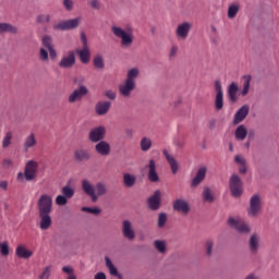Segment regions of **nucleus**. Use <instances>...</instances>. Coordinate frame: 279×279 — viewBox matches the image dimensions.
I'll list each match as a JSON object with an SVG mask.
<instances>
[{"mask_svg":"<svg viewBox=\"0 0 279 279\" xmlns=\"http://www.w3.org/2000/svg\"><path fill=\"white\" fill-rule=\"evenodd\" d=\"M39 213L40 230H49L51 228V213L53 210V198L49 194H41L37 201Z\"/></svg>","mask_w":279,"mask_h":279,"instance_id":"nucleus-1","label":"nucleus"},{"mask_svg":"<svg viewBox=\"0 0 279 279\" xmlns=\"http://www.w3.org/2000/svg\"><path fill=\"white\" fill-rule=\"evenodd\" d=\"M82 190L85 195H88V197H90L92 202H97L99 197L108 193V185H106V183L104 182H98L96 183V185H93L90 181L85 179L82 181Z\"/></svg>","mask_w":279,"mask_h":279,"instance_id":"nucleus-2","label":"nucleus"},{"mask_svg":"<svg viewBox=\"0 0 279 279\" xmlns=\"http://www.w3.org/2000/svg\"><path fill=\"white\" fill-rule=\"evenodd\" d=\"M111 32L116 38H120L121 47H123V49L132 47V44L134 43V29L132 26H128L125 29L120 26H112Z\"/></svg>","mask_w":279,"mask_h":279,"instance_id":"nucleus-3","label":"nucleus"},{"mask_svg":"<svg viewBox=\"0 0 279 279\" xmlns=\"http://www.w3.org/2000/svg\"><path fill=\"white\" fill-rule=\"evenodd\" d=\"M260 210H263V199L260 198V195L255 194L250 198V205L246 213L248 217H258Z\"/></svg>","mask_w":279,"mask_h":279,"instance_id":"nucleus-4","label":"nucleus"},{"mask_svg":"<svg viewBox=\"0 0 279 279\" xmlns=\"http://www.w3.org/2000/svg\"><path fill=\"white\" fill-rule=\"evenodd\" d=\"M230 192L233 197L243 195V181L239 174H232L229 180Z\"/></svg>","mask_w":279,"mask_h":279,"instance_id":"nucleus-5","label":"nucleus"},{"mask_svg":"<svg viewBox=\"0 0 279 279\" xmlns=\"http://www.w3.org/2000/svg\"><path fill=\"white\" fill-rule=\"evenodd\" d=\"M24 175L26 182H32L38 177V161L28 160L24 168Z\"/></svg>","mask_w":279,"mask_h":279,"instance_id":"nucleus-6","label":"nucleus"},{"mask_svg":"<svg viewBox=\"0 0 279 279\" xmlns=\"http://www.w3.org/2000/svg\"><path fill=\"white\" fill-rule=\"evenodd\" d=\"M81 21H82V19H80V17L61 21L53 26V29H56L58 32H69V29H77V27H80Z\"/></svg>","mask_w":279,"mask_h":279,"instance_id":"nucleus-7","label":"nucleus"},{"mask_svg":"<svg viewBox=\"0 0 279 279\" xmlns=\"http://www.w3.org/2000/svg\"><path fill=\"white\" fill-rule=\"evenodd\" d=\"M191 29H193V23L183 22L178 25L175 29V36L179 40H186L189 38V34H191Z\"/></svg>","mask_w":279,"mask_h":279,"instance_id":"nucleus-8","label":"nucleus"},{"mask_svg":"<svg viewBox=\"0 0 279 279\" xmlns=\"http://www.w3.org/2000/svg\"><path fill=\"white\" fill-rule=\"evenodd\" d=\"M88 95V88L84 85H81L80 88L74 89L68 97L69 104H75L77 101H82L84 97Z\"/></svg>","mask_w":279,"mask_h":279,"instance_id":"nucleus-9","label":"nucleus"},{"mask_svg":"<svg viewBox=\"0 0 279 279\" xmlns=\"http://www.w3.org/2000/svg\"><path fill=\"white\" fill-rule=\"evenodd\" d=\"M228 223H229V226H231V228H235V230L238 232H240L241 234H247L251 231L250 226L247 223H245V221H243V220H236L234 218H229Z\"/></svg>","mask_w":279,"mask_h":279,"instance_id":"nucleus-10","label":"nucleus"},{"mask_svg":"<svg viewBox=\"0 0 279 279\" xmlns=\"http://www.w3.org/2000/svg\"><path fill=\"white\" fill-rule=\"evenodd\" d=\"M206 173H208V168L206 166L198 168L195 177L191 181V187L197 189V186H199V184L206 180Z\"/></svg>","mask_w":279,"mask_h":279,"instance_id":"nucleus-11","label":"nucleus"},{"mask_svg":"<svg viewBox=\"0 0 279 279\" xmlns=\"http://www.w3.org/2000/svg\"><path fill=\"white\" fill-rule=\"evenodd\" d=\"M106 138V128L97 126L89 132V141L92 143H99Z\"/></svg>","mask_w":279,"mask_h":279,"instance_id":"nucleus-12","label":"nucleus"},{"mask_svg":"<svg viewBox=\"0 0 279 279\" xmlns=\"http://www.w3.org/2000/svg\"><path fill=\"white\" fill-rule=\"evenodd\" d=\"M162 193L157 190L155 191L154 195L148 197V207L150 210H159L160 209V204H162Z\"/></svg>","mask_w":279,"mask_h":279,"instance_id":"nucleus-13","label":"nucleus"},{"mask_svg":"<svg viewBox=\"0 0 279 279\" xmlns=\"http://www.w3.org/2000/svg\"><path fill=\"white\" fill-rule=\"evenodd\" d=\"M173 210L177 213H181L182 215H186L187 213H191V205H189V202L182 198H178L172 204Z\"/></svg>","mask_w":279,"mask_h":279,"instance_id":"nucleus-14","label":"nucleus"},{"mask_svg":"<svg viewBox=\"0 0 279 279\" xmlns=\"http://www.w3.org/2000/svg\"><path fill=\"white\" fill-rule=\"evenodd\" d=\"M250 114V106L243 105L234 114L233 124L239 125V123H243L245 118Z\"/></svg>","mask_w":279,"mask_h":279,"instance_id":"nucleus-15","label":"nucleus"},{"mask_svg":"<svg viewBox=\"0 0 279 279\" xmlns=\"http://www.w3.org/2000/svg\"><path fill=\"white\" fill-rule=\"evenodd\" d=\"M75 65V52L69 51L68 56L61 58L59 62L60 69H71Z\"/></svg>","mask_w":279,"mask_h":279,"instance_id":"nucleus-16","label":"nucleus"},{"mask_svg":"<svg viewBox=\"0 0 279 279\" xmlns=\"http://www.w3.org/2000/svg\"><path fill=\"white\" fill-rule=\"evenodd\" d=\"M135 88H136V83L124 81V83L119 86V93L122 97H130V95H132V92Z\"/></svg>","mask_w":279,"mask_h":279,"instance_id":"nucleus-17","label":"nucleus"},{"mask_svg":"<svg viewBox=\"0 0 279 279\" xmlns=\"http://www.w3.org/2000/svg\"><path fill=\"white\" fill-rule=\"evenodd\" d=\"M122 234L125 239H129V241H132L136 233H134V229H132V222L130 220H124L122 222Z\"/></svg>","mask_w":279,"mask_h":279,"instance_id":"nucleus-18","label":"nucleus"},{"mask_svg":"<svg viewBox=\"0 0 279 279\" xmlns=\"http://www.w3.org/2000/svg\"><path fill=\"white\" fill-rule=\"evenodd\" d=\"M38 145V140H36L35 133H29L23 143V149L24 151H29V149H34Z\"/></svg>","mask_w":279,"mask_h":279,"instance_id":"nucleus-19","label":"nucleus"},{"mask_svg":"<svg viewBox=\"0 0 279 279\" xmlns=\"http://www.w3.org/2000/svg\"><path fill=\"white\" fill-rule=\"evenodd\" d=\"M111 106L112 104L110 101H99L95 106V112L98 117H104V114H108Z\"/></svg>","mask_w":279,"mask_h":279,"instance_id":"nucleus-20","label":"nucleus"},{"mask_svg":"<svg viewBox=\"0 0 279 279\" xmlns=\"http://www.w3.org/2000/svg\"><path fill=\"white\" fill-rule=\"evenodd\" d=\"M162 154H163L167 162L170 165L171 172L173 173V175H175V173H178V171L180 169V167L178 166V160H175V158L173 156H171L169 154V150H167V149H163Z\"/></svg>","mask_w":279,"mask_h":279,"instance_id":"nucleus-21","label":"nucleus"},{"mask_svg":"<svg viewBox=\"0 0 279 279\" xmlns=\"http://www.w3.org/2000/svg\"><path fill=\"white\" fill-rule=\"evenodd\" d=\"M236 93H239V85L235 82H232L229 85L227 90V95L231 104H236V101H239V97L236 96Z\"/></svg>","mask_w":279,"mask_h":279,"instance_id":"nucleus-22","label":"nucleus"},{"mask_svg":"<svg viewBox=\"0 0 279 279\" xmlns=\"http://www.w3.org/2000/svg\"><path fill=\"white\" fill-rule=\"evenodd\" d=\"M148 180L149 182H160V177L156 172V161L154 159L149 160L148 163Z\"/></svg>","mask_w":279,"mask_h":279,"instance_id":"nucleus-23","label":"nucleus"},{"mask_svg":"<svg viewBox=\"0 0 279 279\" xmlns=\"http://www.w3.org/2000/svg\"><path fill=\"white\" fill-rule=\"evenodd\" d=\"M248 247L252 254H256L260 247V235L253 233L248 240Z\"/></svg>","mask_w":279,"mask_h":279,"instance_id":"nucleus-24","label":"nucleus"},{"mask_svg":"<svg viewBox=\"0 0 279 279\" xmlns=\"http://www.w3.org/2000/svg\"><path fill=\"white\" fill-rule=\"evenodd\" d=\"M95 149L99 156H110V144L106 141L97 143Z\"/></svg>","mask_w":279,"mask_h":279,"instance_id":"nucleus-25","label":"nucleus"},{"mask_svg":"<svg viewBox=\"0 0 279 279\" xmlns=\"http://www.w3.org/2000/svg\"><path fill=\"white\" fill-rule=\"evenodd\" d=\"M76 53L83 64H88V62H90V50L88 47H83L82 50H76Z\"/></svg>","mask_w":279,"mask_h":279,"instance_id":"nucleus-26","label":"nucleus"},{"mask_svg":"<svg viewBox=\"0 0 279 279\" xmlns=\"http://www.w3.org/2000/svg\"><path fill=\"white\" fill-rule=\"evenodd\" d=\"M33 254L34 253L32 251L26 250V247L23 245H17L15 250V256H17L19 258H32Z\"/></svg>","mask_w":279,"mask_h":279,"instance_id":"nucleus-27","label":"nucleus"},{"mask_svg":"<svg viewBox=\"0 0 279 279\" xmlns=\"http://www.w3.org/2000/svg\"><path fill=\"white\" fill-rule=\"evenodd\" d=\"M141 75V70L138 68H132L126 72V82L131 84H136V78Z\"/></svg>","mask_w":279,"mask_h":279,"instance_id":"nucleus-28","label":"nucleus"},{"mask_svg":"<svg viewBox=\"0 0 279 279\" xmlns=\"http://www.w3.org/2000/svg\"><path fill=\"white\" fill-rule=\"evenodd\" d=\"M202 198L204 202L213 204V202H215V194L213 193V190H210L208 186H205L202 192Z\"/></svg>","mask_w":279,"mask_h":279,"instance_id":"nucleus-29","label":"nucleus"},{"mask_svg":"<svg viewBox=\"0 0 279 279\" xmlns=\"http://www.w3.org/2000/svg\"><path fill=\"white\" fill-rule=\"evenodd\" d=\"M136 184V175L135 174H130V173H124L123 174V185L126 189H132Z\"/></svg>","mask_w":279,"mask_h":279,"instance_id":"nucleus-30","label":"nucleus"},{"mask_svg":"<svg viewBox=\"0 0 279 279\" xmlns=\"http://www.w3.org/2000/svg\"><path fill=\"white\" fill-rule=\"evenodd\" d=\"M235 162L239 165V171L242 174L247 173V162L245 161V157L241 155L235 156Z\"/></svg>","mask_w":279,"mask_h":279,"instance_id":"nucleus-31","label":"nucleus"},{"mask_svg":"<svg viewBox=\"0 0 279 279\" xmlns=\"http://www.w3.org/2000/svg\"><path fill=\"white\" fill-rule=\"evenodd\" d=\"M75 160L84 162V160H90V154L84 149H77L74 151Z\"/></svg>","mask_w":279,"mask_h":279,"instance_id":"nucleus-32","label":"nucleus"},{"mask_svg":"<svg viewBox=\"0 0 279 279\" xmlns=\"http://www.w3.org/2000/svg\"><path fill=\"white\" fill-rule=\"evenodd\" d=\"M235 138L236 141H245L247 138V128L245 125H240L235 130Z\"/></svg>","mask_w":279,"mask_h":279,"instance_id":"nucleus-33","label":"nucleus"},{"mask_svg":"<svg viewBox=\"0 0 279 279\" xmlns=\"http://www.w3.org/2000/svg\"><path fill=\"white\" fill-rule=\"evenodd\" d=\"M16 32H19V29L15 26L9 23H0V34H16Z\"/></svg>","mask_w":279,"mask_h":279,"instance_id":"nucleus-34","label":"nucleus"},{"mask_svg":"<svg viewBox=\"0 0 279 279\" xmlns=\"http://www.w3.org/2000/svg\"><path fill=\"white\" fill-rule=\"evenodd\" d=\"M243 89L241 92L242 97H246L247 93H250V86L252 84V75H244L243 76Z\"/></svg>","mask_w":279,"mask_h":279,"instance_id":"nucleus-35","label":"nucleus"},{"mask_svg":"<svg viewBox=\"0 0 279 279\" xmlns=\"http://www.w3.org/2000/svg\"><path fill=\"white\" fill-rule=\"evenodd\" d=\"M239 10H241L240 4H230L228 8V19H236Z\"/></svg>","mask_w":279,"mask_h":279,"instance_id":"nucleus-36","label":"nucleus"},{"mask_svg":"<svg viewBox=\"0 0 279 279\" xmlns=\"http://www.w3.org/2000/svg\"><path fill=\"white\" fill-rule=\"evenodd\" d=\"M13 134L12 131H8L2 138V149H8L12 145Z\"/></svg>","mask_w":279,"mask_h":279,"instance_id":"nucleus-37","label":"nucleus"},{"mask_svg":"<svg viewBox=\"0 0 279 279\" xmlns=\"http://www.w3.org/2000/svg\"><path fill=\"white\" fill-rule=\"evenodd\" d=\"M140 147L143 151H149L151 149V138L143 137L140 142Z\"/></svg>","mask_w":279,"mask_h":279,"instance_id":"nucleus-38","label":"nucleus"},{"mask_svg":"<svg viewBox=\"0 0 279 279\" xmlns=\"http://www.w3.org/2000/svg\"><path fill=\"white\" fill-rule=\"evenodd\" d=\"M105 263L111 276H119V270H117V267H114V264H112L110 257H105Z\"/></svg>","mask_w":279,"mask_h":279,"instance_id":"nucleus-39","label":"nucleus"},{"mask_svg":"<svg viewBox=\"0 0 279 279\" xmlns=\"http://www.w3.org/2000/svg\"><path fill=\"white\" fill-rule=\"evenodd\" d=\"M61 193L63 196H65L68 199H71L73 195H75V190L73 187L65 185L61 189Z\"/></svg>","mask_w":279,"mask_h":279,"instance_id":"nucleus-40","label":"nucleus"},{"mask_svg":"<svg viewBox=\"0 0 279 279\" xmlns=\"http://www.w3.org/2000/svg\"><path fill=\"white\" fill-rule=\"evenodd\" d=\"M41 45L44 49H53V39L50 36H44L41 39Z\"/></svg>","mask_w":279,"mask_h":279,"instance_id":"nucleus-41","label":"nucleus"},{"mask_svg":"<svg viewBox=\"0 0 279 279\" xmlns=\"http://www.w3.org/2000/svg\"><path fill=\"white\" fill-rule=\"evenodd\" d=\"M215 109L216 110H223V94H216Z\"/></svg>","mask_w":279,"mask_h":279,"instance_id":"nucleus-42","label":"nucleus"},{"mask_svg":"<svg viewBox=\"0 0 279 279\" xmlns=\"http://www.w3.org/2000/svg\"><path fill=\"white\" fill-rule=\"evenodd\" d=\"M82 213H89V215H101L99 207H82Z\"/></svg>","mask_w":279,"mask_h":279,"instance_id":"nucleus-43","label":"nucleus"},{"mask_svg":"<svg viewBox=\"0 0 279 279\" xmlns=\"http://www.w3.org/2000/svg\"><path fill=\"white\" fill-rule=\"evenodd\" d=\"M155 247L160 252V254H165V252H167V243H165V241L156 240Z\"/></svg>","mask_w":279,"mask_h":279,"instance_id":"nucleus-44","label":"nucleus"},{"mask_svg":"<svg viewBox=\"0 0 279 279\" xmlns=\"http://www.w3.org/2000/svg\"><path fill=\"white\" fill-rule=\"evenodd\" d=\"M94 66L95 69H104L106 66V63H104V57L96 56L94 58Z\"/></svg>","mask_w":279,"mask_h":279,"instance_id":"nucleus-45","label":"nucleus"},{"mask_svg":"<svg viewBox=\"0 0 279 279\" xmlns=\"http://www.w3.org/2000/svg\"><path fill=\"white\" fill-rule=\"evenodd\" d=\"M56 204L57 206H66V204H69V198L63 195H58L56 197Z\"/></svg>","mask_w":279,"mask_h":279,"instance_id":"nucleus-46","label":"nucleus"},{"mask_svg":"<svg viewBox=\"0 0 279 279\" xmlns=\"http://www.w3.org/2000/svg\"><path fill=\"white\" fill-rule=\"evenodd\" d=\"M63 8L66 10V12H73L75 2H73V0H63Z\"/></svg>","mask_w":279,"mask_h":279,"instance_id":"nucleus-47","label":"nucleus"},{"mask_svg":"<svg viewBox=\"0 0 279 279\" xmlns=\"http://www.w3.org/2000/svg\"><path fill=\"white\" fill-rule=\"evenodd\" d=\"M39 60H41V62H47V60H49V52L47 51V49H39Z\"/></svg>","mask_w":279,"mask_h":279,"instance_id":"nucleus-48","label":"nucleus"},{"mask_svg":"<svg viewBox=\"0 0 279 279\" xmlns=\"http://www.w3.org/2000/svg\"><path fill=\"white\" fill-rule=\"evenodd\" d=\"M50 21H51V15L49 14L37 15V23H49Z\"/></svg>","mask_w":279,"mask_h":279,"instance_id":"nucleus-49","label":"nucleus"},{"mask_svg":"<svg viewBox=\"0 0 279 279\" xmlns=\"http://www.w3.org/2000/svg\"><path fill=\"white\" fill-rule=\"evenodd\" d=\"M165 223H167V214L161 213L158 216V228H165Z\"/></svg>","mask_w":279,"mask_h":279,"instance_id":"nucleus-50","label":"nucleus"},{"mask_svg":"<svg viewBox=\"0 0 279 279\" xmlns=\"http://www.w3.org/2000/svg\"><path fill=\"white\" fill-rule=\"evenodd\" d=\"M51 276V266H47L39 276V279H49Z\"/></svg>","mask_w":279,"mask_h":279,"instance_id":"nucleus-51","label":"nucleus"},{"mask_svg":"<svg viewBox=\"0 0 279 279\" xmlns=\"http://www.w3.org/2000/svg\"><path fill=\"white\" fill-rule=\"evenodd\" d=\"M215 243L211 240H208L205 244L206 247V254L207 256H211L213 255V247H214Z\"/></svg>","mask_w":279,"mask_h":279,"instance_id":"nucleus-52","label":"nucleus"},{"mask_svg":"<svg viewBox=\"0 0 279 279\" xmlns=\"http://www.w3.org/2000/svg\"><path fill=\"white\" fill-rule=\"evenodd\" d=\"M0 252L2 256H8V254H10V246L8 245V242L2 243V245L0 246Z\"/></svg>","mask_w":279,"mask_h":279,"instance_id":"nucleus-53","label":"nucleus"},{"mask_svg":"<svg viewBox=\"0 0 279 279\" xmlns=\"http://www.w3.org/2000/svg\"><path fill=\"white\" fill-rule=\"evenodd\" d=\"M216 95H223V88L221 86V81H215Z\"/></svg>","mask_w":279,"mask_h":279,"instance_id":"nucleus-54","label":"nucleus"},{"mask_svg":"<svg viewBox=\"0 0 279 279\" xmlns=\"http://www.w3.org/2000/svg\"><path fill=\"white\" fill-rule=\"evenodd\" d=\"M88 5H90V8H93L94 10H99L101 8V3L99 2V0H90L88 1Z\"/></svg>","mask_w":279,"mask_h":279,"instance_id":"nucleus-55","label":"nucleus"},{"mask_svg":"<svg viewBox=\"0 0 279 279\" xmlns=\"http://www.w3.org/2000/svg\"><path fill=\"white\" fill-rule=\"evenodd\" d=\"M105 97H107V99L114 100L117 99V93H114L112 89H109L105 92Z\"/></svg>","mask_w":279,"mask_h":279,"instance_id":"nucleus-56","label":"nucleus"},{"mask_svg":"<svg viewBox=\"0 0 279 279\" xmlns=\"http://www.w3.org/2000/svg\"><path fill=\"white\" fill-rule=\"evenodd\" d=\"M178 56V46H172L170 49L169 58H175Z\"/></svg>","mask_w":279,"mask_h":279,"instance_id":"nucleus-57","label":"nucleus"},{"mask_svg":"<svg viewBox=\"0 0 279 279\" xmlns=\"http://www.w3.org/2000/svg\"><path fill=\"white\" fill-rule=\"evenodd\" d=\"M81 43H83V47H88V40L86 39V34H81Z\"/></svg>","mask_w":279,"mask_h":279,"instance_id":"nucleus-58","label":"nucleus"},{"mask_svg":"<svg viewBox=\"0 0 279 279\" xmlns=\"http://www.w3.org/2000/svg\"><path fill=\"white\" fill-rule=\"evenodd\" d=\"M12 160L11 159H4L3 161H2V167H4V168H7V169H9V167H12Z\"/></svg>","mask_w":279,"mask_h":279,"instance_id":"nucleus-59","label":"nucleus"},{"mask_svg":"<svg viewBox=\"0 0 279 279\" xmlns=\"http://www.w3.org/2000/svg\"><path fill=\"white\" fill-rule=\"evenodd\" d=\"M48 51L51 60H54L56 56H58V53L56 52V49L50 48Z\"/></svg>","mask_w":279,"mask_h":279,"instance_id":"nucleus-60","label":"nucleus"},{"mask_svg":"<svg viewBox=\"0 0 279 279\" xmlns=\"http://www.w3.org/2000/svg\"><path fill=\"white\" fill-rule=\"evenodd\" d=\"M8 189V181H0V191H5Z\"/></svg>","mask_w":279,"mask_h":279,"instance_id":"nucleus-61","label":"nucleus"},{"mask_svg":"<svg viewBox=\"0 0 279 279\" xmlns=\"http://www.w3.org/2000/svg\"><path fill=\"white\" fill-rule=\"evenodd\" d=\"M94 279H106V274L104 272H97L94 277Z\"/></svg>","mask_w":279,"mask_h":279,"instance_id":"nucleus-62","label":"nucleus"},{"mask_svg":"<svg viewBox=\"0 0 279 279\" xmlns=\"http://www.w3.org/2000/svg\"><path fill=\"white\" fill-rule=\"evenodd\" d=\"M62 271H64V274H73V268L69 267V266H64L62 268Z\"/></svg>","mask_w":279,"mask_h":279,"instance_id":"nucleus-63","label":"nucleus"},{"mask_svg":"<svg viewBox=\"0 0 279 279\" xmlns=\"http://www.w3.org/2000/svg\"><path fill=\"white\" fill-rule=\"evenodd\" d=\"M17 180H19V182H23V180H25V172L23 173V172H19L17 173Z\"/></svg>","mask_w":279,"mask_h":279,"instance_id":"nucleus-64","label":"nucleus"}]
</instances>
